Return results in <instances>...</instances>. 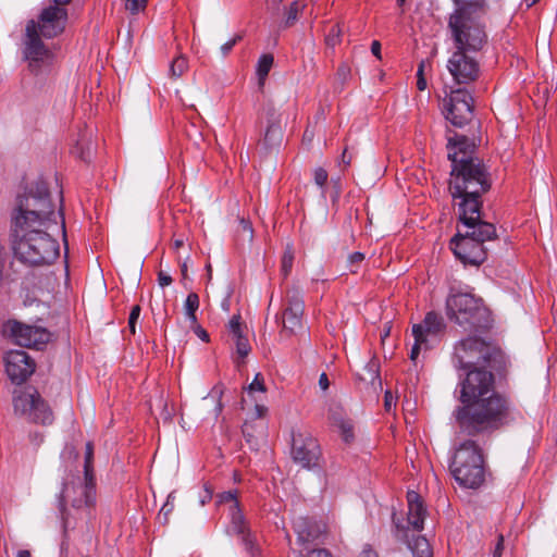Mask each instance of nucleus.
<instances>
[{"label": "nucleus", "mask_w": 557, "mask_h": 557, "mask_svg": "<svg viewBox=\"0 0 557 557\" xmlns=\"http://www.w3.org/2000/svg\"><path fill=\"white\" fill-rule=\"evenodd\" d=\"M12 403L14 413L29 422L44 425L53 422L54 417L50 406L35 387L26 386L14 389Z\"/></svg>", "instance_id": "obj_9"}, {"label": "nucleus", "mask_w": 557, "mask_h": 557, "mask_svg": "<svg viewBox=\"0 0 557 557\" xmlns=\"http://www.w3.org/2000/svg\"><path fill=\"white\" fill-rule=\"evenodd\" d=\"M95 503V475L84 474L83 479L78 475L67 476L59 496V508L62 513L64 525L69 523L66 505H70L76 510L85 511L94 507Z\"/></svg>", "instance_id": "obj_8"}, {"label": "nucleus", "mask_w": 557, "mask_h": 557, "mask_svg": "<svg viewBox=\"0 0 557 557\" xmlns=\"http://www.w3.org/2000/svg\"><path fill=\"white\" fill-rule=\"evenodd\" d=\"M364 260L362 252L356 251L348 257V267L351 273H356L361 262Z\"/></svg>", "instance_id": "obj_36"}, {"label": "nucleus", "mask_w": 557, "mask_h": 557, "mask_svg": "<svg viewBox=\"0 0 557 557\" xmlns=\"http://www.w3.org/2000/svg\"><path fill=\"white\" fill-rule=\"evenodd\" d=\"M242 39V36L240 35H236L234 38H232L231 40H228L227 42H225L224 45L221 46V51L223 53V55H226L228 54L232 49L234 48V46Z\"/></svg>", "instance_id": "obj_40"}, {"label": "nucleus", "mask_w": 557, "mask_h": 557, "mask_svg": "<svg viewBox=\"0 0 557 557\" xmlns=\"http://www.w3.org/2000/svg\"><path fill=\"white\" fill-rule=\"evenodd\" d=\"M196 334L205 342H208L209 341V335L208 333L206 332V330H203L201 326H197L196 330H195Z\"/></svg>", "instance_id": "obj_52"}, {"label": "nucleus", "mask_w": 557, "mask_h": 557, "mask_svg": "<svg viewBox=\"0 0 557 557\" xmlns=\"http://www.w3.org/2000/svg\"><path fill=\"white\" fill-rule=\"evenodd\" d=\"M172 509H173V505H171V504L169 503V500H168V502L163 505V507H162V509H161L160 513H162V512H163V513H164V516L166 517V516L172 511Z\"/></svg>", "instance_id": "obj_54"}, {"label": "nucleus", "mask_w": 557, "mask_h": 557, "mask_svg": "<svg viewBox=\"0 0 557 557\" xmlns=\"http://www.w3.org/2000/svg\"><path fill=\"white\" fill-rule=\"evenodd\" d=\"M2 335L15 345L42 349L50 341V332L38 325L26 324L17 320H8L2 325Z\"/></svg>", "instance_id": "obj_12"}, {"label": "nucleus", "mask_w": 557, "mask_h": 557, "mask_svg": "<svg viewBox=\"0 0 557 557\" xmlns=\"http://www.w3.org/2000/svg\"><path fill=\"white\" fill-rule=\"evenodd\" d=\"M446 314L465 331L483 327L487 322V309L471 293L451 292L446 299Z\"/></svg>", "instance_id": "obj_7"}, {"label": "nucleus", "mask_w": 557, "mask_h": 557, "mask_svg": "<svg viewBox=\"0 0 557 557\" xmlns=\"http://www.w3.org/2000/svg\"><path fill=\"white\" fill-rule=\"evenodd\" d=\"M140 312H141V308L139 305H135L131 309L129 317H128V329L132 334H135V332H136V324L140 317Z\"/></svg>", "instance_id": "obj_35"}, {"label": "nucleus", "mask_w": 557, "mask_h": 557, "mask_svg": "<svg viewBox=\"0 0 557 557\" xmlns=\"http://www.w3.org/2000/svg\"><path fill=\"white\" fill-rule=\"evenodd\" d=\"M158 282L161 287H165L172 283V277L164 272H159Z\"/></svg>", "instance_id": "obj_47"}, {"label": "nucleus", "mask_w": 557, "mask_h": 557, "mask_svg": "<svg viewBox=\"0 0 557 557\" xmlns=\"http://www.w3.org/2000/svg\"><path fill=\"white\" fill-rule=\"evenodd\" d=\"M443 317L435 312L430 311L425 314L423 321L412 326L413 337H424L429 341L430 337H435L445 329Z\"/></svg>", "instance_id": "obj_20"}, {"label": "nucleus", "mask_w": 557, "mask_h": 557, "mask_svg": "<svg viewBox=\"0 0 557 557\" xmlns=\"http://www.w3.org/2000/svg\"><path fill=\"white\" fill-rule=\"evenodd\" d=\"M221 502H232L233 505L237 504L238 505V502L236 499V495L234 492H225L221 495Z\"/></svg>", "instance_id": "obj_48"}, {"label": "nucleus", "mask_w": 557, "mask_h": 557, "mask_svg": "<svg viewBox=\"0 0 557 557\" xmlns=\"http://www.w3.org/2000/svg\"><path fill=\"white\" fill-rule=\"evenodd\" d=\"M329 420L341 432L345 443L350 444L355 440L354 424L347 418L345 410L339 405H331L329 408Z\"/></svg>", "instance_id": "obj_21"}, {"label": "nucleus", "mask_w": 557, "mask_h": 557, "mask_svg": "<svg viewBox=\"0 0 557 557\" xmlns=\"http://www.w3.org/2000/svg\"><path fill=\"white\" fill-rule=\"evenodd\" d=\"M424 66H425V63L424 61H421L418 65V71H417V78L419 77H424Z\"/></svg>", "instance_id": "obj_56"}, {"label": "nucleus", "mask_w": 557, "mask_h": 557, "mask_svg": "<svg viewBox=\"0 0 557 557\" xmlns=\"http://www.w3.org/2000/svg\"><path fill=\"white\" fill-rule=\"evenodd\" d=\"M76 149H77V150L79 149V153H78V156H79V158H81L82 160H84V161H89V160H90V154H91V153H90V151H91V149H90V147H89V146H88L86 149H84V148L82 147L81 141H77V144H76Z\"/></svg>", "instance_id": "obj_43"}, {"label": "nucleus", "mask_w": 557, "mask_h": 557, "mask_svg": "<svg viewBox=\"0 0 557 557\" xmlns=\"http://www.w3.org/2000/svg\"><path fill=\"white\" fill-rule=\"evenodd\" d=\"M35 20H29L25 26L23 36V58L28 63V69L34 74H39L53 62V52L36 33Z\"/></svg>", "instance_id": "obj_10"}, {"label": "nucleus", "mask_w": 557, "mask_h": 557, "mask_svg": "<svg viewBox=\"0 0 557 557\" xmlns=\"http://www.w3.org/2000/svg\"><path fill=\"white\" fill-rule=\"evenodd\" d=\"M304 3L299 2L298 0L297 1H294L287 12H286V18H285V22H284V25L285 27H290L292 25L295 24V22L297 21L298 18V13L299 11L304 8Z\"/></svg>", "instance_id": "obj_29"}, {"label": "nucleus", "mask_w": 557, "mask_h": 557, "mask_svg": "<svg viewBox=\"0 0 557 557\" xmlns=\"http://www.w3.org/2000/svg\"><path fill=\"white\" fill-rule=\"evenodd\" d=\"M371 52L373 55H375L377 59H381V44L377 40H373L371 44Z\"/></svg>", "instance_id": "obj_50"}, {"label": "nucleus", "mask_w": 557, "mask_h": 557, "mask_svg": "<svg viewBox=\"0 0 557 557\" xmlns=\"http://www.w3.org/2000/svg\"><path fill=\"white\" fill-rule=\"evenodd\" d=\"M304 557H332L331 553L324 548L311 549Z\"/></svg>", "instance_id": "obj_42"}, {"label": "nucleus", "mask_w": 557, "mask_h": 557, "mask_svg": "<svg viewBox=\"0 0 557 557\" xmlns=\"http://www.w3.org/2000/svg\"><path fill=\"white\" fill-rule=\"evenodd\" d=\"M504 535L502 533H499L497 535V542L495 544V547L493 549V557H502L503 555V552H504Z\"/></svg>", "instance_id": "obj_41"}, {"label": "nucleus", "mask_w": 557, "mask_h": 557, "mask_svg": "<svg viewBox=\"0 0 557 557\" xmlns=\"http://www.w3.org/2000/svg\"><path fill=\"white\" fill-rule=\"evenodd\" d=\"M246 391L249 396L253 395L257 392L262 393V394H264L267 392V388L264 385V379L261 373H257L255 375L252 382L248 385Z\"/></svg>", "instance_id": "obj_31"}, {"label": "nucleus", "mask_w": 557, "mask_h": 557, "mask_svg": "<svg viewBox=\"0 0 557 557\" xmlns=\"http://www.w3.org/2000/svg\"><path fill=\"white\" fill-rule=\"evenodd\" d=\"M360 557H377V554L371 547H364L360 554Z\"/></svg>", "instance_id": "obj_51"}, {"label": "nucleus", "mask_w": 557, "mask_h": 557, "mask_svg": "<svg viewBox=\"0 0 557 557\" xmlns=\"http://www.w3.org/2000/svg\"><path fill=\"white\" fill-rule=\"evenodd\" d=\"M16 557H32L30 552L27 549H22L17 552Z\"/></svg>", "instance_id": "obj_60"}, {"label": "nucleus", "mask_w": 557, "mask_h": 557, "mask_svg": "<svg viewBox=\"0 0 557 557\" xmlns=\"http://www.w3.org/2000/svg\"><path fill=\"white\" fill-rule=\"evenodd\" d=\"M35 441H38V442H41L42 441V436L39 435V434H35Z\"/></svg>", "instance_id": "obj_63"}, {"label": "nucleus", "mask_w": 557, "mask_h": 557, "mask_svg": "<svg viewBox=\"0 0 557 557\" xmlns=\"http://www.w3.org/2000/svg\"><path fill=\"white\" fill-rule=\"evenodd\" d=\"M228 532L240 539L246 552L251 557H257L259 555L260 549L256 544V537L251 534L237 504L231 506V523Z\"/></svg>", "instance_id": "obj_17"}, {"label": "nucleus", "mask_w": 557, "mask_h": 557, "mask_svg": "<svg viewBox=\"0 0 557 557\" xmlns=\"http://www.w3.org/2000/svg\"><path fill=\"white\" fill-rule=\"evenodd\" d=\"M292 456L294 461L304 468H314L319 466L321 457L320 445L310 433H293Z\"/></svg>", "instance_id": "obj_14"}, {"label": "nucleus", "mask_w": 557, "mask_h": 557, "mask_svg": "<svg viewBox=\"0 0 557 557\" xmlns=\"http://www.w3.org/2000/svg\"><path fill=\"white\" fill-rule=\"evenodd\" d=\"M239 223H240V226H242L243 231L249 233V235L251 237L252 236L251 224L249 222L245 221L244 219H240Z\"/></svg>", "instance_id": "obj_53"}, {"label": "nucleus", "mask_w": 557, "mask_h": 557, "mask_svg": "<svg viewBox=\"0 0 557 557\" xmlns=\"http://www.w3.org/2000/svg\"><path fill=\"white\" fill-rule=\"evenodd\" d=\"M455 10L448 20V28L456 46V51L447 62L453 79L461 84H470L479 78L480 64L470 52L480 51L486 44V34L479 23L484 13L483 1L453 0Z\"/></svg>", "instance_id": "obj_3"}, {"label": "nucleus", "mask_w": 557, "mask_h": 557, "mask_svg": "<svg viewBox=\"0 0 557 557\" xmlns=\"http://www.w3.org/2000/svg\"><path fill=\"white\" fill-rule=\"evenodd\" d=\"M84 474L95 475L94 473V445L91 442L86 444Z\"/></svg>", "instance_id": "obj_30"}, {"label": "nucleus", "mask_w": 557, "mask_h": 557, "mask_svg": "<svg viewBox=\"0 0 557 557\" xmlns=\"http://www.w3.org/2000/svg\"><path fill=\"white\" fill-rule=\"evenodd\" d=\"M396 401L394 399L393 394L389 391L385 392L384 395V407L386 411H389L393 406H395Z\"/></svg>", "instance_id": "obj_44"}, {"label": "nucleus", "mask_w": 557, "mask_h": 557, "mask_svg": "<svg viewBox=\"0 0 557 557\" xmlns=\"http://www.w3.org/2000/svg\"><path fill=\"white\" fill-rule=\"evenodd\" d=\"M184 307L186 317L191 324H195L197 321L196 311L199 308V296L196 293L188 294Z\"/></svg>", "instance_id": "obj_27"}, {"label": "nucleus", "mask_w": 557, "mask_h": 557, "mask_svg": "<svg viewBox=\"0 0 557 557\" xmlns=\"http://www.w3.org/2000/svg\"><path fill=\"white\" fill-rule=\"evenodd\" d=\"M466 136L455 134L448 138L447 157L451 161L449 191L457 203L458 212L478 213L482 208V195L490 190L491 178L485 165L467 151Z\"/></svg>", "instance_id": "obj_4"}, {"label": "nucleus", "mask_w": 557, "mask_h": 557, "mask_svg": "<svg viewBox=\"0 0 557 557\" xmlns=\"http://www.w3.org/2000/svg\"><path fill=\"white\" fill-rule=\"evenodd\" d=\"M319 386L322 391H326L330 386V381L326 373H322L319 377Z\"/></svg>", "instance_id": "obj_49"}, {"label": "nucleus", "mask_w": 557, "mask_h": 557, "mask_svg": "<svg viewBox=\"0 0 557 557\" xmlns=\"http://www.w3.org/2000/svg\"><path fill=\"white\" fill-rule=\"evenodd\" d=\"M223 391L219 386L213 387L211 394L209 395L211 398H218V404L215 406V416L218 417L222 411V404H221V397H222Z\"/></svg>", "instance_id": "obj_39"}, {"label": "nucleus", "mask_w": 557, "mask_h": 557, "mask_svg": "<svg viewBox=\"0 0 557 557\" xmlns=\"http://www.w3.org/2000/svg\"><path fill=\"white\" fill-rule=\"evenodd\" d=\"M293 529L298 543L305 545L319 541L326 532V524L322 520L299 516L294 519Z\"/></svg>", "instance_id": "obj_18"}, {"label": "nucleus", "mask_w": 557, "mask_h": 557, "mask_svg": "<svg viewBox=\"0 0 557 557\" xmlns=\"http://www.w3.org/2000/svg\"><path fill=\"white\" fill-rule=\"evenodd\" d=\"M227 327L236 346L237 359L235 360V362L239 364L238 359H242V362H244V359L251 351V346L249 344L248 338L243 334L239 315H233L228 322Z\"/></svg>", "instance_id": "obj_23"}, {"label": "nucleus", "mask_w": 557, "mask_h": 557, "mask_svg": "<svg viewBox=\"0 0 557 557\" xmlns=\"http://www.w3.org/2000/svg\"><path fill=\"white\" fill-rule=\"evenodd\" d=\"M351 160H352V156L351 153H348L347 149H344L342 156H341V159H339V162H338V165L339 166H344V168H347L350 165L351 163Z\"/></svg>", "instance_id": "obj_45"}, {"label": "nucleus", "mask_w": 557, "mask_h": 557, "mask_svg": "<svg viewBox=\"0 0 557 557\" xmlns=\"http://www.w3.org/2000/svg\"><path fill=\"white\" fill-rule=\"evenodd\" d=\"M417 87L419 90H424L426 88V81L424 77L417 78Z\"/></svg>", "instance_id": "obj_55"}, {"label": "nucleus", "mask_w": 557, "mask_h": 557, "mask_svg": "<svg viewBox=\"0 0 557 557\" xmlns=\"http://www.w3.org/2000/svg\"><path fill=\"white\" fill-rule=\"evenodd\" d=\"M293 262H294V255H293L292 249L288 248L284 252L283 258H282L281 270H282V273L284 276H287L290 273L292 268H293Z\"/></svg>", "instance_id": "obj_34"}, {"label": "nucleus", "mask_w": 557, "mask_h": 557, "mask_svg": "<svg viewBox=\"0 0 557 557\" xmlns=\"http://www.w3.org/2000/svg\"><path fill=\"white\" fill-rule=\"evenodd\" d=\"M67 10L61 5L49 4L40 12L35 21L36 33L46 39L61 35L66 26Z\"/></svg>", "instance_id": "obj_15"}, {"label": "nucleus", "mask_w": 557, "mask_h": 557, "mask_svg": "<svg viewBox=\"0 0 557 557\" xmlns=\"http://www.w3.org/2000/svg\"><path fill=\"white\" fill-rule=\"evenodd\" d=\"M458 216L461 226L450 240V249L465 265H480L487 258L485 243L497 237L496 227L481 219V211H461Z\"/></svg>", "instance_id": "obj_5"}, {"label": "nucleus", "mask_w": 557, "mask_h": 557, "mask_svg": "<svg viewBox=\"0 0 557 557\" xmlns=\"http://www.w3.org/2000/svg\"><path fill=\"white\" fill-rule=\"evenodd\" d=\"M423 346L428 347V339H425L424 337H414V344L412 345L410 350V359L412 361H414L418 358L420 349Z\"/></svg>", "instance_id": "obj_37"}, {"label": "nucleus", "mask_w": 557, "mask_h": 557, "mask_svg": "<svg viewBox=\"0 0 557 557\" xmlns=\"http://www.w3.org/2000/svg\"><path fill=\"white\" fill-rule=\"evenodd\" d=\"M188 69V61L184 55L176 57L170 64V76L180 78Z\"/></svg>", "instance_id": "obj_28"}, {"label": "nucleus", "mask_w": 557, "mask_h": 557, "mask_svg": "<svg viewBox=\"0 0 557 557\" xmlns=\"http://www.w3.org/2000/svg\"><path fill=\"white\" fill-rule=\"evenodd\" d=\"M268 412V408L264 405L256 404L253 408V417L257 419H261L265 417Z\"/></svg>", "instance_id": "obj_46"}, {"label": "nucleus", "mask_w": 557, "mask_h": 557, "mask_svg": "<svg viewBox=\"0 0 557 557\" xmlns=\"http://www.w3.org/2000/svg\"><path fill=\"white\" fill-rule=\"evenodd\" d=\"M492 346L480 337L468 336L455 346L453 362L455 368L471 370L487 363L492 357Z\"/></svg>", "instance_id": "obj_11"}, {"label": "nucleus", "mask_w": 557, "mask_h": 557, "mask_svg": "<svg viewBox=\"0 0 557 557\" xmlns=\"http://www.w3.org/2000/svg\"><path fill=\"white\" fill-rule=\"evenodd\" d=\"M187 271H188L187 262H186V261H184V262L181 264V272H182V276H183V278H186V277H187Z\"/></svg>", "instance_id": "obj_58"}, {"label": "nucleus", "mask_w": 557, "mask_h": 557, "mask_svg": "<svg viewBox=\"0 0 557 557\" xmlns=\"http://www.w3.org/2000/svg\"><path fill=\"white\" fill-rule=\"evenodd\" d=\"M58 216L61 220V231L63 233V236H65V222H64V218H63L61 212L58 213Z\"/></svg>", "instance_id": "obj_61"}, {"label": "nucleus", "mask_w": 557, "mask_h": 557, "mask_svg": "<svg viewBox=\"0 0 557 557\" xmlns=\"http://www.w3.org/2000/svg\"><path fill=\"white\" fill-rule=\"evenodd\" d=\"M450 471L460 486L478 488L484 482V460L480 446L467 440L456 449Z\"/></svg>", "instance_id": "obj_6"}, {"label": "nucleus", "mask_w": 557, "mask_h": 557, "mask_svg": "<svg viewBox=\"0 0 557 557\" xmlns=\"http://www.w3.org/2000/svg\"><path fill=\"white\" fill-rule=\"evenodd\" d=\"M408 547L413 557H433L432 547L424 536L419 535L408 541Z\"/></svg>", "instance_id": "obj_25"}, {"label": "nucleus", "mask_w": 557, "mask_h": 557, "mask_svg": "<svg viewBox=\"0 0 557 557\" xmlns=\"http://www.w3.org/2000/svg\"><path fill=\"white\" fill-rule=\"evenodd\" d=\"M148 0H124L125 10L131 14H138L145 11Z\"/></svg>", "instance_id": "obj_32"}, {"label": "nucleus", "mask_w": 557, "mask_h": 557, "mask_svg": "<svg viewBox=\"0 0 557 557\" xmlns=\"http://www.w3.org/2000/svg\"><path fill=\"white\" fill-rule=\"evenodd\" d=\"M407 502H408V523L416 531H421L423 529L424 519L426 517V509L424 507L423 500L417 492L409 491L407 493Z\"/></svg>", "instance_id": "obj_22"}, {"label": "nucleus", "mask_w": 557, "mask_h": 557, "mask_svg": "<svg viewBox=\"0 0 557 557\" xmlns=\"http://www.w3.org/2000/svg\"><path fill=\"white\" fill-rule=\"evenodd\" d=\"M274 63V58L271 53L262 54L257 63L256 73L258 76V84L262 87L265 83V79L269 75L270 70L272 69Z\"/></svg>", "instance_id": "obj_26"}, {"label": "nucleus", "mask_w": 557, "mask_h": 557, "mask_svg": "<svg viewBox=\"0 0 557 557\" xmlns=\"http://www.w3.org/2000/svg\"><path fill=\"white\" fill-rule=\"evenodd\" d=\"M268 115V126L263 137V145L267 148H272L277 146L283 137V132L281 127V119L280 114L275 111L274 108H269L267 111Z\"/></svg>", "instance_id": "obj_24"}, {"label": "nucleus", "mask_w": 557, "mask_h": 557, "mask_svg": "<svg viewBox=\"0 0 557 557\" xmlns=\"http://www.w3.org/2000/svg\"><path fill=\"white\" fill-rule=\"evenodd\" d=\"M443 110L447 121L454 126L462 127L473 116V99L466 89L451 90L449 96L444 99Z\"/></svg>", "instance_id": "obj_13"}, {"label": "nucleus", "mask_w": 557, "mask_h": 557, "mask_svg": "<svg viewBox=\"0 0 557 557\" xmlns=\"http://www.w3.org/2000/svg\"><path fill=\"white\" fill-rule=\"evenodd\" d=\"M207 270H208V274H209V277H210V276H211V271H212V269H211V264H208V265H207Z\"/></svg>", "instance_id": "obj_64"}, {"label": "nucleus", "mask_w": 557, "mask_h": 557, "mask_svg": "<svg viewBox=\"0 0 557 557\" xmlns=\"http://www.w3.org/2000/svg\"><path fill=\"white\" fill-rule=\"evenodd\" d=\"M48 185L37 181L17 198L11 216L12 250L14 257L28 267L53 263L60 255L59 243L49 234L57 221Z\"/></svg>", "instance_id": "obj_1"}, {"label": "nucleus", "mask_w": 557, "mask_h": 557, "mask_svg": "<svg viewBox=\"0 0 557 557\" xmlns=\"http://www.w3.org/2000/svg\"><path fill=\"white\" fill-rule=\"evenodd\" d=\"M327 172L323 169V168H317L314 170V183L319 186V187H324V185L326 184V181H327Z\"/></svg>", "instance_id": "obj_38"}, {"label": "nucleus", "mask_w": 557, "mask_h": 557, "mask_svg": "<svg viewBox=\"0 0 557 557\" xmlns=\"http://www.w3.org/2000/svg\"><path fill=\"white\" fill-rule=\"evenodd\" d=\"M282 1L283 0H271V3L273 7L278 8V5L281 4Z\"/></svg>", "instance_id": "obj_62"}, {"label": "nucleus", "mask_w": 557, "mask_h": 557, "mask_svg": "<svg viewBox=\"0 0 557 557\" xmlns=\"http://www.w3.org/2000/svg\"><path fill=\"white\" fill-rule=\"evenodd\" d=\"M5 372L14 384L24 383L35 371L36 364L24 350H11L4 356Z\"/></svg>", "instance_id": "obj_16"}, {"label": "nucleus", "mask_w": 557, "mask_h": 557, "mask_svg": "<svg viewBox=\"0 0 557 557\" xmlns=\"http://www.w3.org/2000/svg\"><path fill=\"white\" fill-rule=\"evenodd\" d=\"M305 302L302 297L297 293H288L287 306L283 311V327L292 334L302 329V314Z\"/></svg>", "instance_id": "obj_19"}, {"label": "nucleus", "mask_w": 557, "mask_h": 557, "mask_svg": "<svg viewBox=\"0 0 557 557\" xmlns=\"http://www.w3.org/2000/svg\"><path fill=\"white\" fill-rule=\"evenodd\" d=\"M70 2H71V0H53L52 4L61 5V7L65 8V5L69 4Z\"/></svg>", "instance_id": "obj_59"}, {"label": "nucleus", "mask_w": 557, "mask_h": 557, "mask_svg": "<svg viewBox=\"0 0 557 557\" xmlns=\"http://www.w3.org/2000/svg\"><path fill=\"white\" fill-rule=\"evenodd\" d=\"M457 389L461 405L453 411L459 432L474 437L491 434L517 420L519 411L512 399L495 391L491 371L473 368L460 379Z\"/></svg>", "instance_id": "obj_2"}, {"label": "nucleus", "mask_w": 557, "mask_h": 557, "mask_svg": "<svg viewBox=\"0 0 557 557\" xmlns=\"http://www.w3.org/2000/svg\"><path fill=\"white\" fill-rule=\"evenodd\" d=\"M183 246H184V239L183 238L174 239L173 247H174L175 250H178Z\"/></svg>", "instance_id": "obj_57"}, {"label": "nucleus", "mask_w": 557, "mask_h": 557, "mask_svg": "<svg viewBox=\"0 0 557 557\" xmlns=\"http://www.w3.org/2000/svg\"><path fill=\"white\" fill-rule=\"evenodd\" d=\"M342 28L338 24L333 25L325 37L329 47H335L341 41Z\"/></svg>", "instance_id": "obj_33"}]
</instances>
